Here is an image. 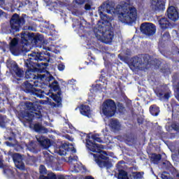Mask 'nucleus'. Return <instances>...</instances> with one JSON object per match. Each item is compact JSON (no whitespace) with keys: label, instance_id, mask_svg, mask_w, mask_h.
<instances>
[{"label":"nucleus","instance_id":"nucleus-1","mask_svg":"<svg viewBox=\"0 0 179 179\" xmlns=\"http://www.w3.org/2000/svg\"><path fill=\"white\" fill-rule=\"evenodd\" d=\"M115 13V3L110 0L104 1L98 8V13L101 17V21L98 22V26L96 27V37H101L102 42L105 44H108L113 41L114 38V32L111 29H108L106 23H110L113 18L108 15L104 13Z\"/></svg>","mask_w":179,"mask_h":179},{"label":"nucleus","instance_id":"nucleus-2","mask_svg":"<svg viewBox=\"0 0 179 179\" xmlns=\"http://www.w3.org/2000/svg\"><path fill=\"white\" fill-rule=\"evenodd\" d=\"M45 44L44 36L41 34L36 35L34 33L25 31L21 34V38H13L9 43V50L13 55L17 57L23 52V48L28 45H34L38 48H41Z\"/></svg>","mask_w":179,"mask_h":179},{"label":"nucleus","instance_id":"nucleus-3","mask_svg":"<svg viewBox=\"0 0 179 179\" xmlns=\"http://www.w3.org/2000/svg\"><path fill=\"white\" fill-rule=\"evenodd\" d=\"M29 59L27 60L25 65L27 70L25 72L26 79H37V76L34 74L36 72L43 71L48 66L50 62V57H45V54L41 52H34L28 55Z\"/></svg>","mask_w":179,"mask_h":179},{"label":"nucleus","instance_id":"nucleus-4","mask_svg":"<svg viewBox=\"0 0 179 179\" xmlns=\"http://www.w3.org/2000/svg\"><path fill=\"white\" fill-rule=\"evenodd\" d=\"M85 135H87V148L89 150L93 152V153H99L92 154L98 166H99L101 169H103V167H110V166H111V163L108 161L107 152L101 150V149H103V145H99L95 143L98 142L99 143H102L103 140L101 138L96 137V136H92L91 138L93 139V141L90 140V136H89V134H85Z\"/></svg>","mask_w":179,"mask_h":179},{"label":"nucleus","instance_id":"nucleus-5","mask_svg":"<svg viewBox=\"0 0 179 179\" xmlns=\"http://www.w3.org/2000/svg\"><path fill=\"white\" fill-rule=\"evenodd\" d=\"M24 106L26 109L28 111H30L27 112L26 110H22L20 113V118H22V122L24 126L27 125V124H31L34 118L40 119L43 117V115L41 114L43 108L40 104H38L36 102L27 101L24 103Z\"/></svg>","mask_w":179,"mask_h":179},{"label":"nucleus","instance_id":"nucleus-6","mask_svg":"<svg viewBox=\"0 0 179 179\" xmlns=\"http://www.w3.org/2000/svg\"><path fill=\"white\" fill-rule=\"evenodd\" d=\"M138 17V13L135 7H131L127 12L120 13L118 15V19L122 23L126 24H132L134 22L136 21Z\"/></svg>","mask_w":179,"mask_h":179},{"label":"nucleus","instance_id":"nucleus-7","mask_svg":"<svg viewBox=\"0 0 179 179\" xmlns=\"http://www.w3.org/2000/svg\"><path fill=\"white\" fill-rule=\"evenodd\" d=\"M24 23H26L24 17L19 15L17 13H14L10 20V33L15 34V33L20 31Z\"/></svg>","mask_w":179,"mask_h":179},{"label":"nucleus","instance_id":"nucleus-8","mask_svg":"<svg viewBox=\"0 0 179 179\" xmlns=\"http://www.w3.org/2000/svg\"><path fill=\"white\" fill-rule=\"evenodd\" d=\"M49 87L53 90V92H57V94L52 93L50 95V98L53 99V101H55V107H62V91H61V87L58 85V81L55 80L52 83L49 84Z\"/></svg>","mask_w":179,"mask_h":179},{"label":"nucleus","instance_id":"nucleus-9","mask_svg":"<svg viewBox=\"0 0 179 179\" xmlns=\"http://www.w3.org/2000/svg\"><path fill=\"white\" fill-rule=\"evenodd\" d=\"M22 90L24 93H27V94H30V96H36V97H39V99L44 97V95H43L44 91L34 87V84L30 83L28 80L23 83Z\"/></svg>","mask_w":179,"mask_h":179},{"label":"nucleus","instance_id":"nucleus-10","mask_svg":"<svg viewBox=\"0 0 179 179\" xmlns=\"http://www.w3.org/2000/svg\"><path fill=\"white\" fill-rule=\"evenodd\" d=\"M131 64L135 68H147L150 65V55H141V57L135 56L131 59Z\"/></svg>","mask_w":179,"mask_h":179},{"label":"nucleus","instance_id":"nucleus-11","mask_svg":"<svg viewBox=\"0 0 179 179\" xmlns=\"http://www.w3.org/2000/svg\"><path fill=\"white\" fill-rule=\"evenodd\" d=\"M102 113L106 117H111L115 115L117 105L113 99H106L103 103Z\"/></svg>","mask_w":179,"mask_h":179},{"label":"nucleus","instance_id":"nucleus-12","mask_svg":"<svg viewBox=\"0 0 179 179\" xmlns=\"http://www.w3.org/2000/svg\"><path fill=\"white\" fill-rule=\"evenodd\" d=\"M6 66L10 72H11V73H15L17 78H23V76H24L23 69H20L19 64H17L15 60H7Z\"/></svg>","mask_w":179,"mask_h":179},{"label":"nucleus","instance_id":"nucleus-13","mask_svg":"<svg viewBox=\"0 0 179 179\" xmlns=\"http://www.w3.org/2000/svg\"><path fill=\"white\" fill-rule=\"evenodd\" d=\"M140 30L145 36H153L156 33V25L151 22H143L140 27Z\"/></svg>","mask_w":179,"mask_h":179},{"label":"nucleus","instance_id":"nucleus-14","mask_svg":"<svg viewBox=\"0 0 179 179\" xmlns=\"http://www.w3.org/2000/svg\"><path fill=\"white\" fill-rule=\"evenodd\" d=\"M58 153L60 156H65L67 152H71V153H76V149L73 148V145H71L67 143H62L57 147Z\"/></svg>","mask_w":179,"mask_h":179},{"label":"nucleus","instance_id":"nucleus-15","mask_svg":"<svg viewBox=\"0 0 179 179\" xmlns=\"http://www.w3.org/2000/svg\"><path fill=\"white\" fill-rule=\"evenodd\" d=\"M12 158L17 169H19V170H24V169H26L24 163L23 162V157L20 154L14 153Z\"/></svg>","mask_w":179,"mask_h":179},{"label":"nucleus","instance_id":"nucleus-16","mask_svg":"<svg viewBox=\"0 0 179 179\" xmlns=\"http://www.w3.org/2000/svg\"><path fill=\"white\" fill-rule=\"evenodd\" d=\"M150 8L154 12H160V10L166 9L164 3L161 0H151Z\"/></svg>","mask_w":179,"mask_h":179},{"label":"nucleus","instance_id":"nucleus-17","mask_svg":"<svg viewBox=\"0 0 179 179\" xmlns=\"http://www.w3.org/2000/svg\"><path fill=\"white\" fill-rule=\"evenodd\" d=\"M167 16L170 20H173V22H176V20H178V11L177 9H176V7L173 6H170L167 9Z\"/></svg>","mask_w":179,"mask_h":179},{"label":"nucleus","instance_id":"nucleus-18","mask_svg":"<svg viewBox=\"0 0 179 179\" xmlns=\"http://www.w3.org/2000/svg\"><path fill=\"white\" fill-rule=\"evenodd\" d=\"M37 141L43 149H48V148L51 146V140L44 136H39L37 138Z\"/></svg>","mask_w":179,"mask_h":179},{"label":"nucleus","instance_id":"nucleus-19","mask_svg":"<svg viewBox=\"0 0 179 179\" xmlns=\"http://www.w3.org/2000/svg\"><path fill=\"white\" fill-rule=\"evenodd\" d=\"M34 131L38 132V134H47L48 132V129L40 123H35L34 124Z\"/></svg>","mask_w":179,"mask_h":179},{"label":"nucleus","instance_id":"nucleus-20","mask_svg":"<svg viewBox=\"0 0 179 179\" xmlns=\"http://www.w3.org/2000/svg\"><path fill=\"white\" fill-rule=\"evenodd\" d=\"M160 27L162 30H166L170 27V21L166 17H162L159 20Z\"/></svg>","mask_w":179,"mask_h":179},{"label":"nucleus","instance_id":"nucleus-21","mask_svg":"<svg viewBox=\"0 0 179 179\" xmlns=\"http://www.w3.org/2000/svg\"><path fill=\"white\" fill-rule=\"evenodd\" d=\"M110 127L113 129V132H118L121 129V124L117 120H112L110 122Z\"/></svg>","mask_w":179,"mask_h":179},{"label":"nucleus","instance_id":"nucleus-22","mask_svg":"<svg viewBox=\"0 0 179 179\" xmlns=\"http://www.w3.org/2000/svg\"><path fill=\"white\" fill-rule=\"evenodd\" d=\"M27 149L32 153H38V152H40V150L38 149V145H37V143L34 141H31L28 144Z\"/></svg>","mask_w":179,"mask_h":179},{"label":"nucleus","instance_id":"nucleus-23","mask_svg":"<svg viewBox=\"0 0 179 179\" xmlns=\"http://www.w3.org/2000/svg\"><path fill=\"white\" fill-rule=\"evenodd\" d=\"M149 111L151 115H153L154 117H157V115H159V114L160 113V108L156 104H152L150 106Z\"/></svg>","mask_w":179,"mask_h":179},{"label":"nucleus","instance_id":"nucleus-24","mask_svg":"<svg viewBox=\"0 0 179 179\" xmlns=\"http://www.w3.org/2000/svg\"><path fill=\"white\" fill-rule=\"evenodd\" d=\"M80 113L82 115L90 117V106L87 105H81L80 108Z\"/></svg>","mask_w":179,"mask_h":179},{"label":"nucleus","instance_id":"nucleus-25","mask_svg":"<svg viewBox=\"0 0 179 179\" xmlns=\"http://www.w3.org/2000/svg\"><path fill=\"white\" fill-rule=\"evenodd\" d=\"M150 160L154 164H159V162L162 160V155L152 153L151 154Z\"/></svg>","mask_w":179,"mask_h":179},{"label":"nucleus","instance_id":"nucleus-26","mask_svg":"<svg viewBox=\"0 0 179 179\" xmlns=\"http://www.w3.org/2000/svg\"><path fill=\"white\" fill-rule=\"evenodd\" d=\"M8 117L6 115H0V127L5 129L8 127Z\"/></svg>","mask_w":179,"mask_h":179},{"label":"nucleus","instance_id":"nucleus-27","mask_svg":"<svg viewBox=\"0 0 179 179\" xmlns=\"http://www.w3.org/2000/svg\"><path fill=\"white\" fill-rule=\"evenodd\" d=\"M166 129L168 132L176 131V132L179 133V125L177 123H172L170 126H166Z\"/></svg>","mask_w":179,"mask_h":179},{"label":"nucleus","instance_id":"nucleus-28","mask_svg":"<svg viewBox=\"0 0 179 179\" xmlns=\"http://www.w3.org/2000/svg\"><path fill=\"white\" fill-rule=\"evenodd\" d=\"M117 173V179H129L128 178V173L123 169H119Z\"/></svg>","mask_w":179,"mask_h":179},{"label":"nucleus","instance_id":"nucleus-29","mask_svg":"<svg viewBox=\"0 0 179 179\" xmlns=\"http://www.w3.org/2000/svg\"><path fill=\"white\" fill-rule=\"evenodd\" d=\"M3 157L0 156V169H3V174H8V173H12V171L9 169H5V164H3Z\"/></svg>","mask_w":179,"mask_h":179},{"label":"nucleus","instance_id":"nucleus-30","mask_svg":"<svg viewBox=\"0 0 179 179\" xmlns=\"http://www.w3.org/2000/svg\"><path fill=\"white\" fill-rule=\"evenodd\" d=\"M39 179H57V175L52 172H50L47 174V176L43 175L40 176Z\"/></svg>","mask_w":179,"mask_h":179},{"label":"nucleus","instance_id":"nucleus-31","mask_svg":"<svg viewBox=\"0 0 179 179\" xmlns=\"http://www.w3.org/2000/svg\"><path fill=\"white\" fill-rule=\"evenodd\" d=\"M50 8L54 10H58V8H59V4L57 1H54L50 3Z\"/></svg>","mask_w":179,"mask_h":179},{"label":"nucleus","instance_id":"nucleus-32","mask_svg":"<svg viewBox=\"0 0 179 179\" xmlns=\"http://www.w3.org/2000/svg\"><path fill=\"white\" fill-rule=\"evenodd\" d=\"M13 6L15 9H19V8H22V2L20 1H13Z\"/></svg>","mask_w":179,"mask_h":179},{"label":"nucleus","instance_id":"nucleus-33","mask_svg":"<svg viewBox=\"0 0 179 179\" xmlns=\"http://www.w3.org/2000/svg\"><path fill=\"white\" fill-rule=\"evenodd\" d=\"M39 173L40 174H47V168H45V166L41 165L39 166Z\"/></svg>","mask_w":179,"mask_h":179},{"label":"nucleus","instance_id":"nucleus-34","mask_svg":"<svg viewBox=\"0 0 179 179\" xmlns=\"http://www.w3.org/2000/svg\"><path fill=\"white\" fill-rule=\"evenodd\" d=\"M117 108H118V111L120 113H124V111H125V108L124 107V104H122V103H117Z\"/></svg>","mask_w":179,"mask_h":179},{"label":"nucleus","instance_id":"nucleus-35","mask_svg":"<svg viewBox=\"0 0 179 179\" xmlns=\"http://www.w3.org/2000/svg\"><path fill=\"white\" fill-rule=\"evenodd\" d=\"M132 174L134 179L142 178V173L141 172H133Z\"/></svg>","mask_w":179,"mask_h":179},{"label":"nucleus","instance_id":"nucleus-36","mask_svg":"<svg viewBox=\"0 0 179 179\" xmlns=\"http://www.w3.org/2000/svg\"><path fill=\"white\" fill-rule=\"evenodd\" d=\"M101 85L100 84H96L95 85L92 86V91L93 92H99Z\"/></svg>","mask_w":179,"mask_h":179},{"label":"nucleus","instance_id":"nucleus-37","mask_svg":"<svg viewBox=\"0 0 179 179\" xmlns=\"http://www.w3.org/2000/svg\"><path fill=\"white\" fill-rule=\"evenodd\" d=\"M170 97H171V92H166L164 94V96L162 99H164V100H169Z\"/></svg>","mask_w":179,"mask_h":179},{"label":"nucleus","instance_id":"nucleus-38","mask_svg":"<svg viewBox=\"0 0 179 179\" xmlns=\"http://www.w3.org/2000/svg\"><path fill=\"white\" fill-rule=\"evenodd\" d=\"M144 121H145V119H143V117H137V122H138V125H142V124H143Z\"/></svg>","mask_w":179,"mask_h":179},{"label":"nucleus","instance_id":"nucleus-39","mask_svg":"<svg viewBox=\"0 0 179 179\" xmlns=\"http://www.w3.org/2000/svg\"><path fill=\"white\" fill-rule=\"evenodd\" d=\"M76 5H83L87 0H74Z\"/></svg>","mask_w":179,"mask_h":179},{"label":"nucleus","instance_id":"nucleus-40","mask_svg":"<svg viewBox=\"0 0 179 179\" xmlns=\"http://www.w3.org/2000/svg\"><path fill=\"white\" fill-rule=\"evenodd\" d=\"M160 72H162V73H164V75L166 76V75L169 74V69L162 68L160 69Z\"/></svg>","mask_w":179,"mask_h":179},{"label":"nucleus","instance_id":"nucleus-41","mask_svg":"<svg viewBox=\"0 0 179 179\" xmlns=\"http://www.w3.org/2000/svg\"><path fill=\"white\" fill-rule=\"evenodd\" d=\"M163 37H164V38H166V40H169V38H170V33L169 31H166L163 34Z\"/></svg>","mask_w":179,"mask_h":179},{"label":"nucleus","instance_id":"nucleus-42","mask_svg":"<svg viewBox=\"0 0 179 179\" xmlns=\"http://www.w3.org/2000/svg\"><path fill=\"white\" fill-rule=\"evenodd\" d=\"M57 69H59V71H64V69H65V65H64L63 64H59L57 66Z\"/></svg>","mask_w":179,"mask_h":179},{"label":"nucleus","instance_id":"nucleus-43","mask_svg":"<svg viewBox=\"0 0 179 179\" xmlns=\"http://www.w3.org/2000/svg\"><path fill=\"white\" fill-rule=\"evenodd\" d=\"M84 8L85 10H90V9H92V6L89 3H86Z\"/></svg>","mask_w":179,"mask_h":179},{"label":"nucleus","instance_id":"nucleus-44","mask_svg":"<svg viewBox=\"0 0 179 179\" xmlns=\"http://www.w3.org/2000/svg\"><path fill=\"white\" fill-rule=\"evenodd\" d=\"M157 97H159V99H163L164 96V94L162 92H158L157 93Z\"/></svg>","mask_w":179,"mask_h":179},{"label":"nucleus","instance_id":"nucleus-45","mask_svg":"<svg viewBox=\"0 0 179 179\" xmlns=\"http://www.w3.org/2000/svg\"><path fill=\"white\" fill-rule=\"evenodd\" d=\"M163 164H167V166H168L167 168L168 169H171V167H173V165L169 161H167L166 162H163Z\"/></svg>","mask_w":179,"mask_h":179},{"label":"nucleus","instance_id":"nucleus-46","mask_svg":"<svg viewBox=\"0 0 179 179\" xmlns=\"http://www.w3.org/2000/svg\"><path fill=\"white\" fill-rule=\"evenodd\" d=\"M48 82H51L52 80H55V78L52 76H50L48 78Z\"/></svg>","mask_w":179,"mask_h":179},{"label":"nucleus","instance_id":"nucleus-47","mask_svg":"<svg viewBox=\"0 0 179 179\" xmlns=\"http://www.w3.org/2000/svg\"><path fill=\"white\" fill-rule=\"evenodd\" d=\"M161 178L162 179H170V178H169V176L164 175V174H162L161 175Z\"/></svg>","mask_w":179,"mask_h":179},{"label":"nucleus","instance_id":"nucleus-48","mask_svg":"<svg viewBox=\"0 0 179 179\" xmlns=\"http://www.w3.org/2000/svg\"><path fill=\"white\" fill-rule=\"evenodd\" d=\"M69 128L70 129H75V127H73V125H72V124L71 123L69 124Z\"/></svg>","mask_w":179,"mask_h":179},{"label":"nucleus","instance_id":"nucleus-49","mask_svg":"<svg viewBox=\"0 0 179 179\" xmlns=\"http://www.w3.org/2000/svg\"><path fill=\"white\" fill-rule=\"evenodd\" d=\"M92 136H96V138H99L100 137V134H92Z\"/></svg>","mask_w":179,"mask_h":179},{"label":"nucleus","instance_id":"nucleus-50","mask_svg":"<svg viewBox=\"0 0 179 179\" xmlns=\"http://www.w3.org/2000/svg\"><path fill=\"white\" fill-rule=\"evenodd\" d=\"M85 179H94V178H93L92 176H87L85 177Z\"/></svg>","mask_w":179,"mask_h":179},{"label":"nucleus","instance_id":"nucleus-51","mask_svg":"<svg viewBox=\"0 0 179 179\" xmlns=\"http://www.w3.org/2000/svg\"><path fill=\"white\" fill-rule=\"evenodd\" d=\"M28 30H33V27H28Z\"/></svg>","mask_w":179,"mask_h":179},{"label":"nucleus","instance_id":"nucleus-52","mask_svg":"<svg viewBox=\"0 0 179 179\" xmlns=\"http://www.w3.org/2000/svg\"><path fill=\"white\" fill-rule=\"evenodd\" d=\"M122 163H124V161H120V162H119L118 164H117V166H118L119 164H122Z\"/></svg>","mask_w":179,"mask_h":179},{"label":"nucleus","instance_id":"nucleus-53","mask_svg":"<svg viewBox=\"0 0 179 179\" xmlns=\"http://www.w3.org/2000/svg\"><path fill=\"white\" fill-rule=\"evenodd\" d=\"M62 85H66V83H65V81L62 82Z\"/></svg>","mask_w":179,"mask_h":179},{"label":"nucleus","instance_id":"nucleus-54","mask_svg":"<svg viewBox=\"0 0 179 179\" xmlns=\"http://www.w3.org/2000/svg\"><path fill=\"white\" fill-rule=\"evenodd\" d=\"M12 139H13L12 137H9V138H8V140H9V141H12Z\"/></svg>","mask_w":179,"mask_h":179},{"label":"nucleus","instance_id":"nucleus-55","mask_svg":"<svg viewBox=\"0 0 179 179\" xmlns=\"http://www.w3.org/2000/svg\"><path fill=\"white\" fill-rule=\"evenodd\" d=\"M68 137L69 138V135H67V138H68Z\"/></svg>","mask_w":179,"mask_h":179},{"label":"nucleus","instance_id":"nucleus-56","mask_svg":"<svg viewBox=\"0 0 179 179\" xmlns=\"http://www.w3.org/2000/svg\"><path fill=\"white\" fill-rule=\"evenodd\" d=\"M92 59H93V57H92Z\"/></svg>","mask_w":179,"mask_h":179},{"label":"nucleus","instance_id":"nucleus-57","mask_svg":"<svg viewBox=\"0 0 179 179\" xmlns=\"http://www.w3.org/2000/svg\"><path fill=\"white\" fill-rule=\"evenodd\" d=\"M17 80H20L19 79H17Z\"/></svg>","mask_w":179,"mask_h":179},{"label":"nucleus","instance_id":"nucleus-58","mask_svg":"<svg viewBox=\"0 0 179 179\" xmlns=\"http://www.w3.org/2000/svg\"><path fill=\"white\" fill-rule=\"evenodd\" d=\"M0 145H1V141H0Z\"/></svg>","mask_w":179,"mask_h":179}]
</instances>
